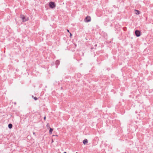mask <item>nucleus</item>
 Returning a JSON list of instances; mask_svg holds the SVG:
<instances>
[{"instance_id":"obj_6","label":"nucleus","mask_w":153,"mask_h":153,"mask_svg":"<svg viewBox=\"0 0 153 153\" xmlns=\"http://www.w3.org/2000/svg\"><path fill=\"white\" fill-rule=\"evenodd\" d=\"M134 11L135 12V13L136 14L138 15L139 14V11L138 10H135Z\"/></svg>"},{"instance_id":"obj_2","label":"nucleus","mask_w":153,"mask_h":153,"mask_svg":"<svg viewBox=\"0 0 153 153\" xmlns=\"http://www.w3.org/2000/svg\"><path fill=\"white\" fill-rule=\"evenodd\" d=\"M21 17L22 18L23 22H25L28 19V17H25L23 15H21Z\"/></svg>"},{"instance_id":"obj_12","label":"nucleus","mask_w":153,"mask_h":153,"mask_svg":"<svg viewBox=\"0 0 153 153\" xmlns=\"http://www.w3.org/2000/svg\"><path fill=\"white\" fill-rule=\"evenodd\" d=\"M33 134H34V135L35 136H36V134H35V132H33Z\"/></svg>"},{"instance_id":"obj_4","label":"nucleus","mask_w":153,"mask_h":153,"mask_svg":"<svg viewBox=\"0 0 153 153\" xmlns=\"http://www.w3.org/2000/svg\"><path fill=\"white\" fill-rule=\"evenodd\" d=\"M135 34L137 36L139 37L140 35V32L138 30L135 31Z\"/></svg>"},{"instance_id":"obj_10","label":"nucleus","mask_w":153,"mask_h":153,"mask_svg":"<svg viewBox=\"0 0 153 153\" xmlns=\"http://www.w3.org/2000/svg\"><path fill=\"white\" fill-rule=\"evenodd\" d=\"M34 99L35 100H37V98L36 97H34Z\"/></svg>"},{"instance_id":"obj_9","label":"nucleus","mask_w":153,"mask_h":153,"mask_svg":"<svg viewBox=\"0 0 153 153\" xmlns=\"http://www.w3.org/2000/svg\"><path fill=\"white\" fill-rule=\"evenodd\" d=\"M59 60H57L56 61V64L57 65H59Z\"/></svg>"},{"instance_id":"obj_16","label":"nucleus","mask_w":153,"mask_h":153,"mask_svg":"<svg viewBox=\"0 0 153 153\" xmlns=\"http://www.w3.org/2000/svg\"><path fill=\"white\" fill-rule=\"evenodd\" d=\"M53 136H58V135H53Z\"/></svg>"},{"instance_id":"obj_11","label":"nucleus","mask_w":153,"mask_h":153,"mask_svg":"<svg viewBox=\"0 0 153 153\" xmlns=\"http://www.w3.org/2000/svg\"><path fill=\"white\" fill-rule=\"evenodd\" d=\"M46 126H47V127H49V128H50V127L48 125V124Z\"/></svg>"},{"instance_id":"obj_3","label":"nucleus","mask_w":153,"mask_h":153,"mask_svg":"<svg viewBox=\"0 0 153 153\" xmlns=\"http://www.w3.org/2000/svg\"><path fill=\"white\" fill-rule=\"evenodd\" d=\"M91 19L90 16H87L85 19V22H88L91 21Z\"/></svg>"},{"instance_id":"obj_5","label":"nucleus","mask_w":153,"mask_h":153,"mask_svg":"<svg viewBox=\"0 0 153 153\" xmlns=\"http://www.w3.org/2000/svg\"><path fill=\"white\" fill-rule=\"evenodd\" d=\"M88 140L86 139H85L83 141V143L84 145H85L86 144H87L88 143Z\"/></svg>"},{"instance_id":"obj_17","label":"nucleus","mask_w":153,"mask_h":153,"mask_svg":"<svg viewBox=\"0 0 153 153\" xmlns=\"http://www.w3.org/2000/svg\"><path fill=\"white\" fill-rule=\"evenodd\" d=\"M64 153H67L66 152H64Z\"/></svg>"},{"instance_id":"obj_7","label":"nucleus","mask_w":153,"mask_h":153,"mask_svg":"<svg viewBox=\"0 0 153 153\" xmlns=\"http://www.w3.org/2000/svg\"><path fill=\"white\" fill-rule=\"evenodd\" d=\"M53 128H50V131H49L50 134H52V131H53Z\"/></svg>"},{"instance_id":"obj_8","label":"nucleus","mask_w":153,"mask_h":153,"mask_svg":"<svg viewBox=\"0 0 153 153\" xmlns=\"http://www.w3.org/2000/svg\"><path fill=\"white\" fill-rule=\"evenodd\" d=\"M8 126L9 128L10 129V128H12L13 126H12V125L10 123V124H8Z\"/></svg>"},{"instance_id":"obj_18","label":"nucleus","mask_w":153,"mask_h":153,"mask_svg":"<svg viewBox=\"0 0 153 153\" xmlns=\"http://www.w3.org/2000/svg\"><path fill=\"white\" fill-rule=\"evenodd\" d=\"M76 153H77V152H76Z\"/></svg>"},{"instance_id":"obj_14","label":"nucleus","mask_w":153,"mask_h":153,"mask_svg":"<svg viewBox=\"0 0 153 153\" xmlns=\"http://www.w3.org/2000/svg\"><path fill=\"white\" fill-rule=\"evenodd\" d=\"M67 31L68 32H69H69H69V30H68L67 29Z\"/></svg>"},{"instance_id":"obj_15","label":"nucleus","mask_w":153,"mask_h":153,"mask_svg":"<svg viewBox=\"0 0 153 153\" xmlns=\"http://www.w3.org/2000/svg\"><path fill=\"white\" fill-rule=\"evenodd\" d=\"M45 119H46V117H44V120H45Z\"/></svg>"},{"instance_id":"obj_1","label":"nucleus","mask_w":153,"mask_h":153,"mask_svg":"<svg viewBox=\"0 0 153 153\" xmlns=\"http://www.w3.org/2000/svg\"><path fill=\"white\" fill-rule=\"evenodd\" d=\"M49 7L51 8H54L56 6V5L54 2H51L49 4Z\"/></svg>"},{"instance_id":"obj_13","label":"nucleus","mask_w":153,"mask_h":153,"mask_svg":"<svg viewBox=\"0 0 153 153\" xmlns=\"http://www.w3.org/2000/svg\"><path fill=\"white\" fill-rule=\"evenodd\" d=\"M70 36H72V34L71 33H70Z\"/></svg>"}]
</instances>
